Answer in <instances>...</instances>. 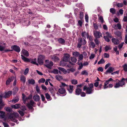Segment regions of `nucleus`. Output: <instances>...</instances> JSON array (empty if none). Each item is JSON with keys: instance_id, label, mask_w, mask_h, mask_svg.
I'll return each mask as SVG.
<instances>
[{"instance_id": "f257e3e1", "label": "nucleus", "mask_w": 127, "mask_h": 127, "mask_svg": "<svg viewBox=\"0 0 127 127\" xmlns=\"http://www.w3.org/2000/svg\"><path fill=\"white\" fill-rule=\"evenodd\" d=\"M124 79L122 78L121 80H119L118 79H116L115 80H113V82H116V83L114 85V88H119L120 87H123L124 85H125V83L123 80Z\"/></svg>"}, {"instance_id": "f03ea898", "label": "nucleus", "mask_w": 127, "mask_h": 127, "mask_svg": "<svg viewBox=\"0 0 127 127\" xmlns=\"http://www.w3.org/2000/svg\"><path fill=\"white\" fill-rule=\"evenodd\" d=\"M8 118L14 122L16 123L18 121L14 117L13 113H9L7 114Z\"/></svg>"}, {"instance_id": "7ed1b4c3", "label": "nucleus", "mask_w": 127, "mask_h": 127, "mask_svg": "<svg viewBox=\"0 0 127 127\" xmlns=\"http://www.w3.org/2000/svg\"><path fill=\"white\" fill-rule=\"evenodd\" d=\"M83 90L84 91L86 90V93L87 94H92L94 92V90L87 87L86 86H84Z\"/></svg>"}, {"instance_id": "20e7f679", "label": "nucleus", "mask_w": 127, "mask_h": 127, "mask_svg": "<svg viewBox=\"0 0 127 127\" xmlns=\"http://www.w3.org/2000/svg\"><path fill=\"white\" fill-rule=\"evenodd\" d=\"M35 103L32 100L30 101L29 103L27 104V106L30 109H33V107H34Z\"/></svg>"}, {"instance_id": "39448f33", "label": "nucleus", "mask_w": 127, "mask_h": 127, "mask_svg": "<svg viewBox=\"0 0 127 127\" xmlns=\"http://www.w3.org/2000/svg\"><path fill=\"white\" fill-rule=\"evenodd\" d=\"M94 35L96 38V40H97V38H99L102 36L101 33L99 32H98L96 31L94 32ZM95 40H96L95 39Z\"/></svg>"}, {"instance_id": "423d86ee", "label": "nucleus", "mask_w": 127, "mask_h": 127, "mask_svg": "<svg viewBox=\"0 0 127 127\" xmlns=\"http://www.w3.org/2000/svg\"><path fill=\"white\" fill-rule=\"evenodd\" d=\"M81 35L84 40H85L86 37L88 39L91 40V37H90L89 35L87 33H86V32H83L81 33Z\"/></svg>"}, {"instance_id": "0eeeda50", "label": "nucleus", "mask_w": 127, "mask_h": 127, "mask_svg": "<svg viewBox=\"0 0 127 127\" xmlns=\"http://www.w3.org/2000/svg\"><path fill=\"white\" fill-rule=\"evenodd\" d=\"M45 56L43 55H40L38 58V62L40 64H43V61L44 60Z\"/></svg>"}, {"instance_id": "6e6552de", "label": "nucleus", "mask_w": 127, "mask_h": 127, "mask_svg": "<svg viewBox=\"0 0 127 127\" xmlns=\"http://www.w3.org/2000/svg\"><path fill=\"white\" fill-rule=\"evenodd\" d=\"M113 80L111 78H110L108 80H106L104 83V85L103 86L104 89H105L107 88V87H106L107 86V85L109 83V82L111 81L113 82Z\"/></svg>"}, {"instance_id": "1a4fd4ad", "label": "nucleus", "mask_w": 127, "mask_h": 127, "mask_svg": "<svg viewBox=\"0 0 127 127\" xmlns=\"http://www.w3.org/2000/svg\"><path fill=\"white\" fill-rule=\"evenodd\" d=\"M86 43V40H79L78 44L77 47L80 48L82 45H84Z\"/></svg>"}, {"instance_id": "9d476101", "label": "nucleus", "mask_w": 127, "mask_h": 127, "mask_svg": "<svg viewBox=\"0 0 127 127\" xmlns=\"http://www.w3.org/2000/svg\"><path fill=\"white\" fill-rule=\"evenodd\" d=\"M59 93L61 94H63V96H65L66 94V92L65 89L64 88H61L58 90Z\"/></svg>"}, {"instance_id": "9b49d317", "label": "nucleus", "mask_w": 127, "mask_h": 127, "mask_svg": "<svg viewBox=\"0 0 127 127\" xmlns=\"http://www.w3.org/2000/svg\"><path fill=\"white\" fill-rule=\"evenodd\" d=\"M106 36H104V38L105 40H109V38L113 37L112 35L108 32H106Z\"/></svg>"}, {"instance_id": "f8f14e48", "label": "nucleus", "mask_w": 127, "mask_h": 127, "mask_svg": "<svg viewBox=\"0 0 127 127\" xmlns=\"http://www.w3.org/2000/svg\"><path fill=\"white\" fill-rule=\"evenodd\" d=\"M70 56L68 54H65L63 58V60L65 62H68L70 60Z\"/></svg>"}, {"instance_id": "ddd939ff", "label": "nucleus", "mask_w": 127, "mask_h": 127, "mask_svg": "<svg viewBox=\"0 0 127 127\" xmlns=\"http://www.w3.org/2000/svg\"><path fill=\"white\" fill-rule=\"evenodd\" d=\"M114 70V68L113 67H110L104 73L106 74H107L108 73H111Z\"/></svg>"}, {"instance_id": "4468645a", "label": "nucleus", "mask_w": 127, "mask_h": 127, "mask_svg": "<svg viewBox=\"0 0 127 127\" xmlns=\"http://www.w3.org/2000/svg\"><path fill=\"white\" fill-rule=\"evenodd\" d=\"M14 79V77L13 76L9 78L6 80V84L7 85H8Z\"/></svg>"}, {"instance_id": "2eb2a0df", "label": "nucleus", "mask_w": 127, "mask_h": 127, "mask_svg": "<svg viewBox=\"0 0 127 127\" xmlns=\"http://www.w3.org/2000/svg\"><path fill=\"white\" fill-rule=\"evenodd\" d=\"M11 48L18 52H19L20 51V49L19 47L16 45H14L11 47Z\"/></svg>"}, {"instance_id": "dca6fc26", "label": "nucleus", "mask_w": 127, "mask_h": 127, "mask_svg": "<svg viewBox=\"0 0 127 127\" xmlns=\"http://www.w3.org/2000/svg\"><path fill=\"white\" fill-rule=\"evenodd\" d=\"M73 85H68L67 87V90L70 93H72L73 91Z\"/></svg>"}, {"instance_id": "f3484780", "label": "nucleus", "mask_w": 127, "mask_h": 127, "mask_svg": "<svg viewBox=\"0 0 127 127\" xmlns=\"http://www.w3.org/2000/svg\"><path fill=\"white\" fill-rule=\"evenodd\" d=\"M82 91L81 89L77 88L75 89V94L77 95H79L81 93Z\"/></svg>"}, {"instance_id": "a211bd4d", "label": "nucleus", "mask_w": 127, "mask_h": 127, "mask_svg": "<svg viewBox=\"0 0 127 127\" xmlns=\"http://www.w3.org/2000/svg\"><path fill=\"white\" fill-rule=\"evenodd\" d=\"M33 98L34 101H38L40 99V97L37 94H36L34 96Z\"/></svg>"}, {"instance_id": "6ab92c4d", "label": "nucleus", "mask_w": 127, "mask_h": 127, "mask_svg": "<svg viewBox=\"0 0 127 127\" xmlns=\"http://www.w3.org/2000/svg\"><path fill=\"white\" fill-rule=\"evenodd\" d=\"M53 65V63L52 61H50L47 64L45 65V66L47 68L51 69V68L52 66Z\"/></svg>"}, {"instance_id": "aec40b11", "label": "nucleus", "mask_w": 127, "mask_h": 127, "mask_svg": "<svg viewBox=\"0 0 127 127\" xmlns=\"http://www.w3.org/2000/svg\"><path fill=\"white\" fill-rule=\"evenodd\" d=\"M12 93V92L11 91H9L7 93H5L4 97L5 98L8 97L11 95Z\"/></svg>"}, {"instance_id": "412c9836", "label": "nucleus", "mask_w": 127, "mask_h": 127, "mask_svg": "<svg viewBox=\"0 0 127 127\" xmlns=\"http://www.w3.org/2000/svg\"><path fill=\"white\" fill-rule=\"evenodd\" d=\"M49 90L52 95L54 96L55 94V92L54 88L52 87H50L49 88Z\"/></svg>"}, {"instance_id": "4be33fe9", "label": "nucleus", "mask_w": 127, "mask_h": 127, "mask_svg": "<svg viewBox=\"0 0 127 127\" xmlns=\"http://www.w3.org/2000/svg\"><path fill=\"white\" fill-rule=\"evenodd\" d=\"M22 59L25 62H30V60L27 58H26L22 55H21Z\"/></svg>"}, {"instance_id": "5701e85b", "label": "nucleus", "mask_w": 127, "mask_h": 127, "mask_svg": "<svg viewBox=\"0 0 127 127\" xmlns=\"http://www.w3.org/2000/svg\"><path fill=\"white\" fill-rule=\"evenodd\" d=\"M51 58L55 62L58 61L59 59L58 57L55 55H53L51 56Z\"/></svg>"}, {"instance_id": "b1692460", "label": "nucleus", "mask_w": 127, "mask_h": 127, "mask_svg": "<svg viewBox=\"0 0 127 127\" xmlns=\"http://www.w3.org/2000/svg\"><path fill=\"white\" fill-rule=\"evenodd\" d=\"M19 100V98L18 96H16L15 98H14L12 100V102L13 104L18 102Z\"/></svg>"}, {"instance_id": "393cba45", "label": "nucleus", "mask_w": 127, "mask_h": 127, "mask_svg": "<svg viewBox=\"0 0 127 127\" xmlns=\"http://www.w3.org/2000/svg\"><path fill=\"white\" fill-rule=\"evenodd\" d=\"M115 34L118 37H119L121 39L122 38L121 33L119 31H116L115 32Z\"/></svg>"}, {"instance_id": "a878e982", "label": "nucleus", "mask_w": 127, "mask_h": 127, "mask_svg": "<svg viewBox=\"0 0 127 127\" xmlns=\"http://www.w3.org/2000/svg\"><path fill=\"white\" fill-rule=\"evenodd\" d=\"M22 52L23 54L25 56L28 57L29 55V53L28 51L25 50L24 49L22 50Z\"/></svg>"}, {"instance_id": "bb28decb", "label": "nucleus", "mask_w": 127, "mask_h": 127, "mask_svg": "<svg viewBox=\"0 0 127 127\" xmlns=\"http://www.w3.org/2000/svg\"><path fill=\"white\" fill-rule=\"evenodd\" d=\"M55 78L57 80L60 81L63 79V77L62 76L59 75H57L56 76Z\"/></svg>"}, {"instance_id": "cd10ccee", "label": "nucleus", "mask_w": 127, "mask_h": 127, "mask_svg": "<svg viewBox=\"0 0 127 127\" xmlns=\"http://www.w3.org/2000/svg\"><path fill=\"white\" fill-rule=\"evenodd\" d=\"M31 63V64H35L37 65H38V64L37 63H36V58H35L34 59H32L31 61L30 60V62Z\"/></svg>"}, {"instance_id": "c85d7f7f", "label": "nucleus", "mask_w": 127, "mask_h": 127, "mask_svg": "<svg viewBox=\"0 0 127 127\" xmlns=\"http://www.w3.org/2000/svg\"><path fill=\"white\" fill-rule=\"evenodd\" d=\"M20 104H16L15 105H13L12 106V107L15 109H18L20 108Z\"/></svg>"}, {"instance_id": "c756f323", "label": "nucleus", "mask_w": 127, "mask_h": 127, "mask_svg": "<svg viewBox=\"0 0 127 127\" xmlns=\"http://www.w3.org/2000/svg\"><path fill=\"white\" fill-rule=\"evenodd\" d=\"M28 83L30 84L33 85L35 83V81L33 79H29L28 80Z\"/></svg>"}, {"instance_id": "7c9ffc66", "label": "nucleus", "mask_w": 127, "mask_h": 127, "mask_svg": "<svg viewBox=\"0 0 127 127\" xmlns=\"http://www.w3.org/2000/svg\"><path fill=\"white\" fill-rule=\"evenodd\" d=\"M30 21L28 20L24 21L23 23V24L25 26H28L30 25Z\"/></svg>"}, {"instance_id": "2f4dec72", "label": "nucleus", "mask_w": 127, "mask_h": 127, "mask_svg": "<svg viewBox=\"0 0 127 127\" xmlns=\"http://www.w3.org/2000/svg\"><path fill=\"white\" fill-rule=\"evenodd\" d=\"M21 80L24 83V84L26 82V78L24 76H22L20 78Z\"/></svg>"}, {"instance_id": "473e14b6", "label": "nucleus", "mask_w": 127, "mask_h": 127, "mask_svg": "<svg viewBox=\"0 0 127 127\" xmlns=\"http://www.w3.org/2000/svg\"><path fill=\"white\" fill-rule=\"evenodd\" d=\"M18 90V88L17 87H15L13 89V95H15L17 93Z\"/></svg>"}, {"instance_id": "72a5a7b5", "label": "nucleus", "mask_w": 127, "mask_h": 127, "mask_svg": "<svg viewBox=\"0 0 127 127\" xmlns=\"http://www.w3.org/2000/svg\"><path fill=\"white\" fill-rule=\"evenodd\" d=\"M45 97L48 100H50L51 96L48 93H47L45 94Z\"/></svg>"}, {"instance_id": "f704fd0d", "label": "nucleus", "mask_w": 127, "mask_h": 127, "mask_svg": "<svg viewBox=\"0 0 127 127\" xmlns=\"http://www.w3.org/2000/svg\"><path fill=\"white\" fill-rule=\"evenodd\" d=\"M111 48L109 45L106 46L105 47V49L106 52L107 51L109 50H111Z\"/></svg>"}, {"instance_id": "c9c22d12", "label": "nucleus", "mask_w": 127, "mask_h": 127, "mask_svg": "<svg viewBox=\"0 0 127 127\" xmlns=\"http://www.w3.org/2000/svg\"><path fill=\"white\" fill-rule=\"evenodd\" d=\"M105 61L103 58H101L100 60L98 61V64H103L105 63Z\"/></svg>"}, {"instance_id": "e433bc0d", "label": "nucleus", "mask_w": 127, "mask_h": 127, "mask_svg": "<svg viewBox=\"0 0 127 127\" xmlns=\"http://www.w3.org/2000/svg\"><path fill=\"white\" fill-rule=\"evenodd\" d=\"M112 42L114 45H117L119 43V40H112Z\"/></svg>"}, {"instance_id": "4c0bfd02", "label": "nucleus", "mask_w": 127, "mask_h": 127, "mask_svg": "<svg viewBox=\"0 0 127 127\" xmlns=\"http://www.w3.org/2000/svg\"><path fill=\"white\" fill-rule=\"evenodd\" d=\"M90 45L91 47L94 48L95 47V44L93 42H91L90 43Z\"/></svg>"}, {"instance_id": "58836bf2", "label": "nucleus", "mask_w": 127, "mask_h": 127, "mask_svg": "<svg viewBox=\"0 0 127 127\" xmlns=\"http://www.w3.org/2000/svg\"><path fill=\"white\" fill-rule=\"evenodd\" d=\"M71 83L72 84L74 85H76L77 84V81L75 79H73L71 80Z\"/></svg>"}, {"instance_id": "ea45409f", "label": "nucleus", "mask_w": 127, "mask_h": 127, "mask_svg": "<svg viewBox=\"0 0 127 127\" xmlns=\"http://www.w3.org/2000/svg\"><path fill=\"white\" fill-rule=\"evenodd\" d=\"M82 75H88V73L86 70L83 71L81 73Z\"/></svg>"}, {"instance_id": "a19ab883", "label": "nucleus", "mask_w": 127, "mask_h": 127, "mask_svg": "<svg viewBox=\"0 0 127 127\" xmlns=\"http://www.w3.org/2000/svg\"><path fill=\"white\" fill-rule=\"evenodd\" d=\"M110 12L113 14H114L115 13L116 10L113 8H111L110 9Z\"/></svg>"}, {"instance_id": "79ce46f5", "label": "nucleus", "mask_w": 127, "mask_h": 127, "mask_svg": "<svg viewBox=\"0 0 127 127\" xmlns=\"http://www.w3.org/2000/svg\"><path fill=\"white\" fill-rule=\"evenodd\" d=\"M71 60L73 63H75L77 61L76 58L74 57H71Z\"/></svg>"}, {"instance_id": "37998d69", "label": "nucleus", "mask_w": 127, "mask_h": 127, "mask_svg": "<svg viewBox=\"0 0 127 127\" xmlns=\"http://www.w3.org/2000/svg\"><path fill=\"white\" fill-rule=\"evenodd\" d=\"M73 55L74 56L77 57L79 55V52H73Z\"/></svg>"}, {"instance_id": "c03bdc74", "label": "nucleus", "mask_w": 127, "mask_h": 127, "mask_svg": "<svg viewBox=\"0 0 127 127\" xmlns=\"http://www.w3.org/2000/svg\"><path fill=\"white\" fill-rule=\"evenodd\" d=\"M64 61H61L60 62V64L62 66H64L66 65V64L65 63V62H64Z\"/></svg>"}, {"instance_id": "a18cd8bd", "label": "nucleus", "mask_w": 127, "mask_h": 127, "mask_svg": "<svg viewBox=\"0 0 127 127\" xmlns=\"http://www.w3.org/2000/svg\"><path fill=\"white\" fill-rule=\"evenodd\" d=\"M122 67L124 71L125 72L127 71V64H125L122 66Z\"/></svg>"}, {"instance_id": "49530a36", "label": "nucleus", "mask_w": 127, "mask_h": 127, "mask_svg": "<svg viewBox=\"0 0 127 127\" xmlns=\"http://www.w3.org/2000/svg\"><path fill=\"white\" fill-rule=\"evenodd\" d=\"M22 96H23V99L25 102L27 99V97H26V96L24 94H22Z\"/></svg>"}, {"instance_id": "de8ad7c7", "label": "nucleus", "mask_w": 127, "mask_h": 127, "mask_svg": "<svg viewBox=\"0 0 127 127\" xmlns=\"http://www.w3.org/2000/svg\"><path fill=\"white\" fill-rule=\"evenodd\" d=\"M45 81V79L43 78H42L40 79L38 81L39 83H44Z\"/></svg>"}, {"instance_id": "09e8293b", "label": "nucleus", "mask_w": 127, "mask_h": 127, "mask_svg": "<svg viewBox=\"0 0 127 127\" xmlns=\"http://www.w3.org/2000/svg\"><path fill=\"white\" fill-rule=\"evenodd\" d=\"M116 5L118 7H121L123 6L124 4L122 3H118L116 4Z\"/></svg>"}, {"instance_id": "8fccbe9b", "label": "nucleus", "mask_w": 127, "mask_h": 127, "mask_svg": "<svg viewBox=\"0 0 127 127\" xmlns=\"http://www.w3.org/2000/svg\"><path fill=\"white\" fill-rule=\"evenodd\" d=\"M1 114L0 117L1 118H4L5 117V113L3 111L2 112L0 113Z\"/></svg>"}, {"instance_id": "3c124183", "label": "nucleus", "mask_w": 127, "mask_h": 127, "mask_svg": "<svg viewBox=\"0 0 127 127\" xmlns=\"http://www.w3.org/2000/svg\"><path fill=\"white\" fill-rule=\"evenodd\" d=\"M83 16L84 15L83 12H80V18L81 20L83 19Z\"/></svg>"}, {"instance_id": "603ef678", "label": "nucleus", "mask_w": 127, "mask_h": 127, "mask_svg": "<svg viewBox=\"0 0 127 127\" xmlns=\"http://www.w3.org/2000/svg\"><path fill=\"white\" fill-rule=\"evenodd\" d=\"M5 110L8 112H10L11 111V109L9 107H5Z\"/></svg>"}, {"instance_id": "864d4df0", "label": "nucleus", "mask_w": 127, "mask_h": 127, "mask_svg": "<svg viewBox=\"0 0 127 127\" xmlns=\"http://www.w3.org/2000/svg\"><path fill=\"white\" fill-rule=\"evenodd\" d=\"M20 109L23 111H24L26 109V108L25 106H22L20 107Z\"/></svg>"}, {"instance_id": "5fc2aeb1", "label": "nucleus", "mask_w": 127, "mask_h": 127, "mask_svg": "<svg viewBox=\"0 0 127 127\" xmlns=\"http://www.w3.org/2000/svg\"><path fill=\"white\" fill-rule=\"evenodd\" d=\"M93 26L95 29L96 30H97L98 29V26L97 23H93Z\"/></svg>"}, {"instance_id": "6e6d98bb", "label": "nucleus", "mask_w": 127, "mask_h": 127, "mask_svg": "<svg viewBox=\"0 0 127 127\" xmlns=\"http://www.w3.org/2000/svg\"><path fill=\"white\" fill-rule=\"evenodd\" d=\"M67 35L66 33H65L64 32L62 33V37L64 39H66V36Z\"/></svg>"}, {"instance_id": "4d7b16f0", "label": "nucleus", "mask_w": 127, "mask_h": 127, "mask_svg": "<svg viewBox=\"0 0 127 127\" xmlns=\"http://www.w3.org/2000/svg\"><path fill=\"white\" fill-rule=\"evenodd\" d=\"M36 90L37 93H40V89L38 85H37L36 86Z\"/></svg>"}, {"instance_id": "13d9d810", "label": "nucleus", "mask_w": 127, "mask_h": 127, "mask_svg": "<svg viewBox=\"0 0 127 127\" xmlns=\"http://www.w3.org/2000/svg\"><path fill=\"white\" fill-rule=\"evenodd\" d=\"M124 43V42H123L119 45L118 47L120 49H121L122 48Z\"/></svg>"}, {"instance_id": "bf43d9fd", "label": "nucleus", "mask_w": 127, "mask_h": 127, "mask_svg": "<svg viewBox=\"0 0 127 127\" xmlns=\"http://www.w3.org/2000/svg\"><path fill=\"white\" fill-rule=\"evenodd\" d=\"M85 19L86 20V22L87 23H88V19H89V17L87 14H86L85 15Z\"/></svg>"}, {"instance_id": "052dcab7", "label": "nucleus", "mask_w": 127, "mask_h": 127, "mask_svg": "<svg viewBox=\"0 0 127 127\" xmlns=\"http://www.w3.org/2000/svg\"><path fill=\"white\" fill-rule=\"evenodd\" d=\"M52 72L55 74H58V70L57 69H54L53 70Z\"/></svg>"}, {"instance_id": "680f3d73", "label": "nucleus", "mask_w": 127, "mask_h": 127, "mask_svg": "<svg viewBox=\"0 0 127 127\" xmlns=\"http://www.w3.org/2000/svg\"><path fill=\"white\" fill-rule=\"evenodd\" d=\"M59 43L62 44H64L65 42V40H57Z\"/></svg>"}, {"instance_id": "e2e57ef3", "label": "nucleus", "mask_w": 127, "mask_h": 127, "mask_svg": "<svg viewBox=\"0 0 127 127\" xmlns=\"http://www.w3.org/2000/svg\"><path fill=\"white\" fill-rule=\"evenodd\" d=\"M13 114L14 115V117L15 118H16L18 117L19 116V114L17 113L13 112Z\"/></svg>"}, {"instance_id": "0e129e2a", "label": "nucleus", "mask_w": 127, "mask_h": 127, "mask_svg": "<svg viewBox=\"0 0 127 127\" xmlns=\"http://www.w3.org/2000/svg\"><path fill=\"white\" fill-rule=\"evenodd\" d=\"M29 71V69L28 68H27L25 70L24 72V74L25 75H26L28 72Z\"/></svg>"}, {"instance_id": "69168bd1", "label": "nucleus", "mask_w": 127, "mask_h": 127, "mask_svg": "<svg viewBox=\"0 0 127 127\" xmlns=\"http://www.w3.org/2000/svg\"><path fill=\"white\" fill-rule=\"evenodd\" d=\"M23 111L21 110H19L18 112L19 113L20 115L22 116H23L24 115V113L23 112Z\"/></svg>"}, {"instance_id": "338daca9", "label": "nucleus", "mask_w": 127, "mask_h": 127, "mask_svg": "<svg viewBox=\"0 0 127 127\" xmlns=\"http://www.w3.org/2000/svg\"><path fill=\"white\" fill-rule=\"evenodd\" d=\"M95 56V55L94 54H92L89 57L90 59H92L94 58Z\"/></svg>"}, {"instance_id": "774afa93", "label": "nucleus", "mask_w": 127, "mask_h": 127, "mask_svg": "<svg viewBox=\"0 0 127 127\" xmlns=\"http://www.w3.org/2000/svg\"><path fill=\"white\" fill-rule=\"evenodd\" d=\"M33 38V36L31 35H29L27 36L26 39H32Z\"/></svg>"}]
</instances>
